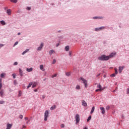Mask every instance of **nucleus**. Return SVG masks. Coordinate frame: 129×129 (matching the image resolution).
Instances as JSON below:
<instances>
[{
	"instance_id": "obj_1",
	"label": "nucleus",
	"mask_w": 129,
	"mask_h": 129,
	"mask_svg": "<svg viewBox=\"0 0 129 129\" xmlns=\"http://www.w3.org/2000/svg\"><path fill=\"white\" fill-rule=\"evenodd\" d=\"M98 59L101 61H107L109 60V57L108 56H106L104 54L102 55L101 56H99Z\"/></svg>"
},
{
	"instance_id": "obj_2",
	"label": "nucleus",
	"mask_w": 129,
	"mask_h": 129,
	"mask_svg": "<svg viewBox=\"0 0 129 129\" xmlns=\"http://www.w3.org/2000/svg\"><path fill=\"white\" fill-rule=\"evenodd\" d=\"M79 79L83 81V83L84 84L85 87H86V88H87V81L83 77H81Z\"/></svg>"
},
{
	"instance_id": "obj_3",
	"label": "nucleus",
	"mask_w": 129,
	"mask_h": 129,
	"mask_svg": "<svg viewBox=\"0 0 129 129\" xmlns=\"http://www.w3.org/2000/svg\"><path fill=\"white\" fill-rule=\"evenodd\" d=\"M48 116H49V111L46 110L44 112V121H47Z\"/></svg>"
},
{
	"instance_id": "obj_4",
	"label": "nucleus",
	"mask_w": 129,
	"mask_h": 129,
	"mask_svg": "<svg viewBox=\"0 0 129 129\" xmlns=\"http://www.w3.org/2000/svg\"><path fill=\"white\" fill-rule=\"evenodd\" d=\"M76 118V123L77 124V123H79V122L80 121V116L79 114H76L75 116Z\"/></svg>"
},
{
	"instance_id": "obj_5",
	"label": "nucleus",
	"mask_w": 129,
	"mask_h": 129,
	"mask_svg": "<svg viewBox=\"0 0 129 129\" xmlns=\"http://www.w3.org/2000/svg\"><path fill=\"white\" fill-rule=\"evenodd\" d=\"M44 46V43H41L40 44V46L38 47L37 50L38 51H41L42 50V48H43V46Z\"/></svg>"
},
{
	"instance_id": "obj_6",
	"label": "nucleus",
	"mask_w": 129,
	"mask_h": 129,
	"mask_svg": "<svg viewBox=\"0 0 129 129\" xmlns=\"http://www.w3.org/2000/svg\"><path fill=\"white\" fill-rule=\"evenodd\" d=\"M124 68V66L119 67V70H118L119 73H121V71H122V70H123Z\"/></svg>"
},
{
	"instance_id": "obj_7",
	"label": "nucleus",
	"mask_w": 129,
	"mask_h": 129,
	"mask_svg": "<svg viewBox=\"0 0 129 129\" xmlns=\"http://www.w3.org/2000/svg\"><path fill=\"white\" fill-rule=\"evenodd\" d=\"M100 109L101 110V112H102V114H104V113H105V109H104V107H101Z\"/></svg>"
},
{
	"instance_id": "obj_8",
	"label": "nucleus",
	"mask_w": 129,
	"mask_h": 129,
	"mask_svg": "<svg viewBox=\"0 0 129 129\" xmlns=\"http://www.w3.org/2000/svg\"><path fill=\"white\" fill-rule=\"evenodd\" d=\"M104 29V27H101L99 28H95V31H101V30H103Z\"/></svg>"
},
{
	"instance_id": "obj_9",
	"label": "nucleus",
	"mask_w": 129,
	"mask_h": 129,
	"mask_svg": "<svg viewBox=\"0 0 129 129\" xmlns=\"http://www.w3.org/2000/svg\"><path fill=\"white\" fill-rule=\"evenodd\" d=\"M82 105H83V106H87V103H86V102L85 100H83L82 101Z\"/></svg>"
},
{
	"instance_id": "obj_10",
	"label": "nucleus",
	"mask_w": 129,
	"mask_h": 129,
	"mask_svg": "<svg viewBox=\"0 0 129 129\" xmlns=\"http://www.w3.org/2000/svg\"><path fill=\"white\" fill-rule=\"evenodd\" d=\"M12 11H11V10L8 9L7 11V13L8 14V16H11V15H12Z\"/></svg>"
},
{
	"instance_id": "obj_11",
	"label": "nucleus",
	"mask_w": 129,
	"mask_h": 129,
	"mask_svg": "<svg viewBox=\"0 0 129 129\" xmlns=\"http://www.w3.org/2000/svg\"><path fill=\"white\" fill-rule=\"evenodd\" d=\"M49 55H50V56L52 55V54H54L55 53V50L52 49L51 50L49 51Z\"/></svg>"
},
{
	"instance_id": "obj_12",
	"label": "nucleus",
	"mask_w": 129,
	"mask_h": 129,
	"mask_svg": "<svg viewBox=\"0 0 129 129\" xmlns=\"http://www.w3.org/2000/svg\"><path fill=\"white\" fill-rule=\"evenodd\" d=\"M114 55H115V53H112L109 55H108V57H109V59L110 58H112V57H113Z\"/></svg>"
},
{
	"instance_id": "obj_13",
	"label": "nucleus",
	"mask_w": 129,
	"mask_h": 129,
	"mask_svg": "<svg viewBox=\"0 0 129 129\" xmlns=\"http://www.w3.org/2000/svg\"><path fill=\"white\" fill-rule=\"evenodd\" d=\"M37 86V83L33 82H32V88H35Z\"/></svg>"
},
{
	"instance_id": "obj_14",
	"label": "nucleus",
	"mask_w": 129,
	"mask_h": 129,
	"mask_svg": "<svg viewBox=\"0 0 129 129\" xmlns=\"http://www.w3.org/2000/svg\"><path fill=\"white\" fill-rule=\"evenodd\" d=\"M26 71H27V72H32L33 71V68H31L30 69H26Z\"/></svg>"
},
{
	"instance_id": "obj_15",
	"label": "nucleus",
	"mask_w": 129,
	"mask_h": 129,
	"mask_svg": "<svg viewBox=\"0 0 129 129\" xmlns=\"http://www.w3.org/2000/svg\"><path fill=\"white\" fill-rule=\"evenodd\" d=\"M0 95L1 97H3V96H4V90H1L0 91Z\"/></svg>"
},
{
	"instance_id": "obj_16",
	"label": "nucleus",
	"mask_w": 129,
	"mask_h": 129,
	"mask_svg": "<svg viewBox=\"0 0 129 129\" xmlns=\"http://www.w3.org/2000/svg\"><path fill=\"white\" fill-rule=\"evenodd\" d=\"M40 70H42V71H45V70H44V66H43V64L40 66Z\"/></svg>"
},
{
	"instance_id": "obj_17",
	"label": "nucleus",
	"mask_w": 129,
	"mask_h": 129,
	"mask_svg": "<svg viewBox=\"0 0 129 129\" xmlns=\"http://www.w3.org/2000/svg\"><path fill=\"white\" fill-rule=\"evenodd\" d=\"M19 73H20V76H23V71L21 69H19Z\"/></svg>"
},
{
	"instance_id": "obj_18",
	"label": "nucleus",
	"mask_w": 129,
	"mask_h": 129,
	"mask_svg": "<svg viewBox=\"0 0 129 129\" xmlns=\"http://www.w3.org/2000/svg\"><path fill=\"white\" fill-rule=\"evenodd\" d=\"M94 109H95V107L93 106L92 108L91 111V114H92V113H93V112H94Z\"/></svg>"
},
{
	"instance_id": "obj_19",
	"label": "nucleus",
	"mask_w": 129,
	"mask_h": 129,
	"mask_svg": "<svg viewBox=\"0 0 129 129\" xmlns=\"http://www.w3.org/2000/svg\"><path fill=\"white\" fill-rule=\"evenodd\" d=\"M64 49L67 52H68V51H69V49H70L69 46H66Z\"/></svg>"
},
{
	"instance_id": "obj_20",
	"label": "nucleus",
	"mask_w": 129,
	"mask_h": 129,
	"mask_svg": "<svg viewBox=\"0 0 129 129\" xmlns=\"http://www.w3.org/2000/svg\"><path fill=\"white\" fill-rule=\"evenodd\" d=\"M32 85H33V82H30L29 85L27 86V89H28V88H30V87H31V86H32Z\"/></svg>"
},
{
	"instance_id": "obj_21",
	"label": "nucleus",
	"mask_w": 129,
	"mask_h": 129,
	"mask_svg": "<svg viewBox=\"0 0 129 129\" xmlns=\"http://www.w3.org/2000/svg\"><path fill=\"white\" fill-rule=\"evenodd\" d=\"M0 23H1V25H3V26L6 25V22H5V21H0Z\"/></svg>"
},
{
	"instance_id": "obj_22",
	"label": "nucleus",
	"mask_w": 129,
	"mask_h": 129,
	"mask_svg": "<svg viewBox=\"0 0 129 129\" xmlns=\"http://www.w3.org/2000/svg\"><path fill=\"white\" fill-rule=\"evenodd\" d=\"M55 108H56V105H53L50 107V110H53Z\"/></svg>"
},
{
	"instance_id": "obj_23",
	"label": "nucleus",
	"mask_w": 129,
	"mask_h": 129,
	"mask_svg": "<svg viewBox=\"0 0 129 129\" xmlns=\"http://www.w3.org/2000/svg\"><path fill=\"white\" fill-rule=\"evenodd\" d=\"M29 49H26L25 51H24L23 53H22V55H25V54H26V53H27V52H29Z\"/></svg>"
},
{
	"instance_id": "obj_24",
	"label": "nucleus",
	"mask_w": 129,
	"mask_h": 129,
	"mask_svg": "<svg viewBox=\"0 0 129 129\" xmlns=\"http://www.w3.org/2000/svg\"><path fill=\"white\" fill-rule=\"evenodd\" d=\"M5 76H6V74H1V77H2V78H4Z\"/></svg>"
},
{
	"instance_id": "obj_25",
	"label": "nucleus",
	"mask_w": 129,
	"mask_h": 129,
	"mask_svg": "<svg viewBox=\"0 0 129 129\" xmlns=\"http://www.w3.org/2000/svg\"><path fill=\"white\" fill-rule=\"evenodd\" d=\"M11 2L12 3H14L15 4H16V3H18V1L17 0H11Z\"/></svg>"
},
{
	"instance_id": "obj_26",
	"label": "nucleus",
	"mask_w": 129,
	"mask_h": 129,
	"mask_svg": "<svg viewBox=\"0 0 129 129\" xmlns=\"http://www.w3.org/2000/svg\"><path fill=\"white\" fill-rule=\"evenodd\" d=\"M66 75L67 76H70V75H71V73L70 72H68L66 73Z\"/></svg>"
},
{
	"instance_id": "obj_27",
	"label": "nucleus",
	"mask_w": 129,
	"mask_h": 129,
	"mask_svg": "<svg viewBox=\"0 0 129 129\" xmlns=\"http://www.w3.org/2000/svg\"><path fill=\"white\" fill-rule=\"evenodd\" d=\"M76 89H78V90H80V86L78 85L76 86Z\"/></svg>"
},
{
	"instance_id": "obj_28",
	"label": "nucleus",
	"mask_w": 129,
	"mask_h": 129,
	"mask_svg": "<svg viewBox=\"0 0 129 129\" xmlns=\"http://www.w3.org/2000/svg\"><path fill=\"white\" fill-rule=\"evenodd\" d=\"M101 90H103V89H97L96 90V92H98V91H101Z\"/></svg>"
},
{
	"instance_id": "obj_29",
	"label": "nucleus",
	"mask_w": 129,
	"mask_h": 129,
	"mask_svg": "<svg viewBox=\"0 0 129 129\" xmlns=\"http://www.w3.org/2000/svg\"><path fill=\"white\" fill-rule=\"evenodd\" d=\"M114 70H115V74L116 75V74H117V69L115 68Z\"/></svg>"
},
{
	"instance_id": "obj_30",
	"label": "nucleus",
	"mask_w": 129,
	"mask_h": 129,
	"mask_svg": "<svg viewBox=\"0 0 129 129\" xmlns=\"http://www.w3.org/2000/svg\"><path fill=\"white\" fill-rule=\"evenodd\" d=\"M115 75H116L115 74H113L110 75V77H115Z\"/></svg>"
},
{
	"instance_id": "obj_31",
	"label": "nucleus",
	"mask_w": 129,
	"mask_h": 129,
	"mask_svg": "<svg viewBox=\"0 0 129 129\" xmlns=\"http://www.w3.org/2000/svg\"><path fill=\"white\" fill-rule=\"evenodd\" d=\"M90 119H91V116H89V117L88 118L87 121H89V120H90Z\"/></svg>"
},
{
	"instance_id": "obj_32",
	"label": "nucleus",
	"mask_w": 129,
	"mask_h": 129,
	"mask_svg": "<svg viewBox=\"0 0 129 129\" xmlns=\"http://www.w3.org/2000/svg\"><path fill=\"white\" fill-rule=\"evenodd\" d=\"M57 77V74H55L53 75L52 76V78H54V77Z\"/></svg>"
},
{
	"instance_id": "obj_33",
	"label": "nucleus",
	"mask_w": 129,
	"mask_h": 129,
	"mask_svg": "<svg viewBox=\"0 0 129 129\" xmlns=\"http://www.w3.org/2000/svg\"><path fill=\"white\" fill-rule=\"evenodd\" d=\"M12 76H13L14 79H15L16 78V74H13Z\"/></svg>"
},
{
	"instance_id": "obj_34",
	"label": "nucleus",
	"mask_w": 129,
	"mask_h": 129,
	"mask_svg": "<svg viewBox=\"0 0 129 129\" xmlns=\"http://www.w3.org/2000/svg\"><path fill=\"white\" fill-rule=\"evenodd\" d=\"M18 44H19V42L18 41L16 42L14 44V47H15V46H16V45H18Z\"/></svg>"
},
{
	"instance_id": "obj_35",
	"label": "nucleus",
	"mask_w": 129,
	"mask_h": 129,
	"mask_svg": "<svg viewBox=\"0 0 129 129\" xmlns=\"http://www.w3.org/2000/svg\"><path fill=\"white\" fill-rule=\"evenodd\" d=\"M3 88V83H0V90Z\"/></svg>"
},
{
	"instance_id": "obj_36",
	"label": "nucleus",
	"mask_w": 129,
	"mask_h": 129,
	"mask_svg": "<svg viewBox=\"0 0 129 129\" xmlns=\"http://www.w3.org/2000/svg\"><path fill=\"white\" fill-rule=\"evenodd\" d=\"M97 87H98V88H99V89H101V85H98L97 86Z\"/></svg>"
},
{
	"instance_id": "obj_37",
	"label": "nucleus",
	"mask_w": 129,
	"mask_h": 129,
	"mask_svg": "<svg viewBox=\"0 0 129 129\" xmlns=\"http://www.w3.org/2000/svg\"><path fill=\"white\" fill-rule=\"evenodd\" d=\"M56 63V59H54L52 61V64H55Z\"/></svg>"
},
{
	"instance_id": "obj_38",
	"label": "nucleus",
	"mask_w": 129,
	"mask_h": 129,
	"mask_svg": "<svg viewBox=\"0 0 129 129\" xmlns=\"http://www.w3.org/2000/svg\"><path fill=\"white\" fill-rule=\"evenodd\" d=\"M3 103H5V101H0V104H3Z\"/></svg>"
},
{
	"instance_id": "obj_39",
	"label": "nucleus",
	"mask_w": 129,
	"mask_h": 129,
	"mask_svg": "<svg viewBox=\"0 0 129 129\" xmlns=\"http://www.w3.org/2000/svg\"><path fill=\"white\" fill-rule=\"evenodd\" d=\"M72 52H71V51H70L69 52V55L70 56V57H71L72 55Z\"/></svg>"
},
{
	"instance_id": "obj_40",
	"label": "nucleus",
	"mask_w": 129,
	"mask_h": 129,
	"mask_svg": "<svg viewBox=\"0 0 129 129\" xmlns=\"http://www.w3.org/2000/svg\"><path fill=\"white\" fill-rule=\"evenodd\" d=\"M61 127H65V125H64V124H61L60 125Z\"/></svg>"
},
{
	"instance_id": "obj_41",
	"label": "nucleus",
	"mask_w": 129,
	"mask_h": 129,
	"mask_svg": "<svg viewBox=\"0 0 129 129\" xmlns=\"http://www.w3.org/2000/svg\"><path fill=\"white\" fill-rule=\"evenodd\" d=\"M19 117L21 118V119H23V116L22 115H20Z\"/></svg>"
},
{
	"instance_id": "obj_42",
	"label": "nucleus",
	"mask_w": 129,
	"mask_h": 129,
	"mask_svg": "<svg viewBox=\"0 0 129 129\" xmlns=\"http://www.w3.org/2000/svg\"><path fill=\"white\" fill-rule=\"evenodd\" d=\"M14 65L16 66V65H18V62L16 61L14 62Z\"/></svg>"
},
{
	"instance_id": "obj_43",
	"label": "nucleus",
	"mask_w": 129,
	"mask_h": 129,
	"mask_svg": "<svg viewBox=\"0 0 129 129\" xmlns=\"http://www.w3.org/2000/svg\"><path fill=\"white\" fill-rule=\"evenodd\" d=\"M2 47H4V44H0V48H2Z\"/></svg>"
},
{
	"instance_id": "obj_44",
	"label": "nucleus",
	"mask_w": 129,
	"mask_h": 129,
	"mask_svg": "<svg viewBox=\"0 0 129 129\" xmlns=\"http://www.w3.org/2000/svg\"><path fill=\"white\" fill-rule=\"evenodd\" d=\"M27 10H28V11H30V10H31V8L30 7H27Z\"/></svg>"
},
{
	"instance_id": "obj_45",
	"label": "nucleus",
	"mask_w": 129,
	"mask_h": 129,
	"mask_svg": "<svg viewBox=\"0 0 129 129\" xmlns=\"http://www.w3.org/2000/svg\"><path fill=\"white\" fill-rule=\"evenodd\" d=\"M25 120H28L29 119V118L25 117Z\"/></svg>"
},
{
	"instance_id": "obj_46",
	"label": "nucleus",
	"mask_w": 129,
	"mask_h": 129,
	"mask_svg": "<svg viewBox=\"0 0 129 129\" xmlns=\"http://www.w3.org/2000/svg\"><path fill=\"white\" fill-rule=\"evenodd\" d=\"M109 108H110L109 106H107V107H106V109H107V110H108V109H109Z\"/></svg>"
},
{
	"instance_id": "obj_47",
	"label": "nucleus",
	"mask_w": 129,
	"mask_h": 129,
	"mask_svg": "<svg viewBox=\"0 0 129 129\" xmlns=\"http://www.w3.org/2000/svg\"><path fill=\"white\" fill-rule=\"evenodd\" d=\"M126 92H127V94L129 93V89H127Z\"/></svg>"
},
{
	"instance_id": "obj_48",
	"label": "nucleus",
	"mask_w": 129,
	"mask_h": 129,
	"mask_svg": "<svg viewBox=\"0 0 129 129\" xmlns=\"http://www.w3.org/2000/svg\"><path fill=\"white\" fill-rule=\"evenodd\" d=\"M26 126L25 125H23V128H26Z\"/></svg>"
},
{
	"instance_id": "obj_49",
	"label": "nucleus",
	"mask_w": 129,
	"mask_h": 129,
	"mask_svg": "<svg viewBox=\"0 0 129 129\" xmlns=\"http://www.w3.org/2000/svg\"><path fill=\"white\" fill-rule=\"evenodd\" d=\"M98 76H100V74H98V75H97V77H98Z\"/></svg>"
},
{
	"instance_id": "obj_50",
	"label": "nucleus",
	"mask_w": 129,
	"mask_h": 129,
	"mask_svg": "<svg viewBox=\"0 0 129 129\" xmlns=\"http://www.w3.org/2000/svg\"><path fill=\"white\" fill-rule=\"evenodd\" d=\"M38 91V89H35V90H34V92H37Z\"/></svg>"
},
{
	"instance_id": "obj_51",
	"label": "nucleus",
	"mask_w": 129,
	"mask_h": 129,
	"mask_svg": "<svg viewBox=\"0 0 129 129\" xmlns=\"http://www.w3.org/2000/svg\"><path fill=\"white\" fill-rule=\"evenodd\" d=\"M93 19L94 20H95V19H97V17H93Z\"/></svg>"
},
{
	"instance_id": "obj_52",
	"label": "nucleus",
	"mask_w": 129,
	"mask_h": 129,
	"mask_svg": "<svg viewBox=\"0 0 129 129\" xmlns=\"http://www.w3.org/2000/svg\"><path fill=\"white\" fill-rule=\"evenodd\" d=\"M2 79H0V83H3L2 82Z\"/></svg>"
},
{
	"instance_id": "obj_53",
	"label": "nucleus",
	"mask_w": 129,
	"mask_h": 129,
	"mask_svg": "<svg viewBox=\"0 0 129 129\" xmlns=\"http://www.w3.org/2000/svg\"><path fill=\"white\" fill-rule=\"evenodd\" d=\"M59 46V43H57L56 45V47H58Z\"/></svg>"
},
{
	"instance_id": "obj_54",
	"label": "nucleus",
	"mask_w": 129,
	"mask_h": 129,
	"mask_svg": "<svg viewBox=\"0 0 129 129\" xmlns=\"http://www.w3.org/2000/svg\"><path fill=\"white\" fill-rule=\"evenodd\" d=\"M42 98L44 99V98H45V96H43Z\"/></svg>"
},
{
	"instance_id": "obj_55",
	"label": "nucleus",
	"mask_w": 129,
	"mask_h": 129,
	"mask_svg": "<svg viewBox=\"0 0 129 129\" xmlns=\"http://www.w3.org/2000/svg\"><path fill=\"white\" fill-rule=\"evenodd\" d=\"M18 35H21V33L19 32V33H18Z\"/></svg>"
},
{
	"instance_id": "obj_56",
	"label": "nucleus",
	"mask_w": 129,
	"mask_h": 129,
	"mask_svg": "<svg viewBox=\"0 0 129 129\" xmlns=\"http://www.w3.org/2000/svg\"><path fill=\"white\" fill-rule=\"evenodd\" d=\"M29 121H30V120H28V121L26 122V123H28Z\"/></svg>"
},
{
	"instance_id": "obj_57",
	"label": "nucleus",
	"mask_w": 129,
	"mask_h": 129,
	"mask_svg": "<svg viewBox=\"0 0 129 129\" xmlns=\"http://www.w3.org/2000/svg\"><path fill=\"white\" fill-rule=\"evenodd\" d=\"M104 77H106V76L105 75V76H104Z\"/></svg>"
},
{
	"instance_id": "obj_58",
	"label": "nucleus",
	"mask_w": 129,
	"mask_h": 129,
	"mask_svg": "<svg viewBox=\"0 0 129 129\" xmlns=\"http://www.w3.org/2000/svg\"><path fill=\"white\" fill-rule=\"evenodd\" d=\"M45 79H44V81H45Z\"/></svg>"
}]
</instances>
